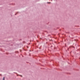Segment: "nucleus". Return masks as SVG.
I'll return each mask as SVG.
<instances>
[{
  "instance_id": "1",
  "label": "nucleus",
  "mask_w": 80,
  "mask_h": 80,
  "mask_svg": "<svg viewBox=\"0 0 80 80\" xmlns=\"http://www.w3.org/2000/svg\"><path fill=\"white\" fill-rule=\"evenodd\" d=\"M3 80H5V77H4L3 78Z\"/></svg>"
},
{
  "instance_id": "3",
  "label": "nucleus",
  "mask_w": 80,
  "mask_h": 80,
  "mask_svg": "<svg viewBox=\"0 0 80 80\" xmlns=\"http://www.w3.org/2000/svg\"><path fill=\"white\" fill-rule=\"evenodd\" d=\"M15 15H16V14H15Z\"/></svg>"
},
{
  "instance_id": "2",
  "label": "nucleus",
  "mask_w": 80,
  "mask_h": 80,
  "mask_svg": "<svg viewBox=\"0 0 80 80\" xmlns=\"http://www.w3.org/2000/svg\"><path fill=\"white\" fill-rule=\"evenodd\" d=\"M48 3H50V2H48Z\"/></svg>"
}]
</instances>
